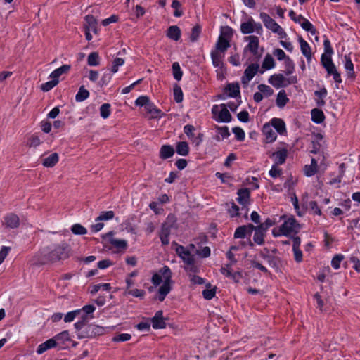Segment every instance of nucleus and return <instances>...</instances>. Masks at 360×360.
Here are the masks:
<instances>
[{
    "instance_id": "nucleus-1",
    "label": "nucleus",
    "mask_w": 360,
    "mask_h": 360,
    "mask_svg": "<svg viewBox=\"0 0 360 360\" xmlns=\"http://www.w3.org/2000/svg\"><path fill=\"white\" fill-rule=\"evenodd\" d=\"M69 251V246L63 243L56 247L53 250L49 253L44 250L36 255L33 259V264L36 265L44 264L49 262L65 259L68 257Z\"/></svg>"
},
{
    "instance_id": "nucleus-2",
    "label": "nucleus",
    "mask_w": 360,
    "mask_h": 360,
    "mask_svg": "<svg viewBox=\"0 0 360 360\" xmlns=\"http://www.w3.org/2000/svg\"><path fill=\"white\" fill-rule=\"evenodd\" d=\"M160 272L162 274L163 284L158 290V299L160 302H162L171 290L172 272L169 268L166 266L160 269Z\"/></svg>"
},
{
    "instance_id": "nucleus-3",
    "label": "nucleus",
    "mask_w": 360,
    "mask_h": 360,
    "mask_svg": "<svg viewBox=\"0 0 360 360\" xmlns=\"http://www.w3.org/2000/svg\"><path fill=\"white\" fill-rule=\"evenodd\" d=\"M105 329L103 327L90 324L86 325L82 329H77V335L78 338H92L97 335H101L104 333Z\"/></svg>"
},
{
    "instance_id": "nucleus-4",
    "label": "nucleus",
    "mask_w": 360,
    "mask_h": 360,
    "mask_svg": "<svg viewBox=\"0 0 360 360\" xmlns=\"http://www.w3.org/2000/svg\"><path fill=\"white\" fill-rule=\"evenodd\" d=\"M260 18L262 20L265 27L274 33L277 34L279 38L285 39L287 37V34L284 30L268 14L262 12L260 13Z\"/></svg>"
},
{
    "instance_id": "nucleus-5",
    "label": "nucleus",
    "mask_w": 360,
    "mask_h": 360,
    "mask_svg": "<svg viewBox=\"0 0 360 360\" xmlns=\"http://www.w3.org/2000/svg\"><path fill=\"white\" fill-rule=\"evenodd\" d=\"M212 113L217 122H229L231 120V115L227 109L226 104L214 105L212 108Z\"/></svg>"
},
{
    "instance_id": "nucleus-6",
    "label": "nucleus",
    "mask_w": 360,
    "mask_h": 360,
    "mask_svg": "<svg viewBox=\"0 0 360 360\" xmlns=\"http://www.w3.org/2000/svg\"><path fill=\"white\" fill-rule=\"evenodd\" d=\"M174 224V219L173 216H169L167 221L162 224L161 231L160 232V238L162 245H167L169 244V236L171 232V229Z\"/></svg>"
},
{
    "instance_id": "nucleus-7",
    "label": "nucleus",
    "mask_w": 360,
    "mask_h": 360,
    "mask_svg": "<svg viewBox=\"0 0 360 360\" xmlns=\"http://www.w3.org/2000/svg\"><path fill=\"white\" fill-rule=\"evenodd\" d=\"M296 78L295 77H291L287 79L282 74L274 75L269 79V83L276 88L285 86L288 84L296 82Z\"/></svg>"
},
{
    "instance_id": "nucleus-8",
    "label": "nucleus",
    "mask_w": 360,
    "mask_h": 360,
    "mask_svg": "<svg viewBox=\"0 0 360 360\" xmlns=\"http://www.w3.org/2000/svg\"><path fill=\"white\" fill-rule=\"evenodd\" d=\"M252 231H255L252 238L254 243L259 245H263L264 243V238L266 236V231L263 230L259 226H255L252 224H249V233Z\"/></svg>"
},
{
    "instance_id": "nucleus-9",
    "label": "nucleus",
    "mask_w": 360,
    "mask_h": 360,
    "mask_svg": "<svg viewBox=\"0 0 360 360\" xmlns=\"http://www.w3.org/2000/svg\"><path fill=\"white\" fill-rule=\"evenodd\" d=\"M238 83L229 84L224 89V92L219 96V98L225 100L228 97H236L240 94Z\"/></svg>"
},
{
    "instance_id": "nucleus-10",
    "label": "nucleus",
    "mask_w": 360,
    "mask_h": 360,
    "mask_svg": "<svg viewBox=\"0 0 360 360\" xmlns=\"http://www.w3.org/2000/svg\"><path fill=\"white\" fill-rule=\"evenodd\" d=\"M281 227L284 235L287 236L297 231L299 229V224L294 218H288L284 221Z\"/></svg>"
},
{
    "instance_id": "nucleus-11",
    "label": "nucleus",
    "mask_w": 360,
    "mask_h": 360,
    "mask_svg": "<svg viewBox=\"0 0 360 360\" xmlns=\"http://www.w3.org/2000/svg\"><path fill=\"white\" fill-rule=\"evenodd\" d=\"M249 51L253 53L255 58L261 57L263 49H259V39L255 36H249Z\"/></svg>"
},
{
    "instance_id": "nucleus-12",
    "label": "nucleus",
    "mask_w": 360,
    "mask_h": 360,
    "mask_svg": "<svg viewBox=\"0 0 360 360\" xmlns=\"http://www.w3.org/2000/svg\"><path fill=\"white\" fill-rule=\"evenodd\" d=\"M262 132L265 136L266 143H271L276 139V131L270 124H265L262 128Z\"/></svg>"
},
{
    "instance_id": "nucleus-13",
    "label": "nucleus",
    "mask_w": 360,
    "mask_h": 360,
    "mask_svg": "<svg viewBox=\"0 0 360 360\" xmlns=\"http://www.w3.org/2000/svg\"><path fill=\"white\" fill-rule=\"evenodd\" d=\"M152 323L153 328L162 329L166 327V323L163 318V313L162 311H158L154 317L152 319Z\"/></svg>"
},
{
    "instance_id": "nucleus-14",
    "label": "nucleus",
    "mask_w": 360,
    "mask_h": 360,
    "mask_svg": "<svg viewBox=\"0 0 360 360\" xmlns=\"http://www.w3.org/2000/svg\"><path fill=\"white\" fill-rule=\"evenodd\" d=\"M288 155V150L282 148L272 153L271 157L274 158V165H282L285 162Z\"/></svg>"
},
{
    "instance_id": "nucleus-15",
    "label": "nucleus",
    "mask_w": 360,
    "mask_h": 360,
    "mask_svg": "<svg viewBox=\"0 0 360 360\" xmlns=\"http://www.w3.org/2000/svg\"><path fill=\"white\" fill-rule=\"evenodd\" d=\"M5 225L10 229H15L20 225V219L18 215L11 213L4 217Z\"/></svg>"
},
{
    "instance_id": "nucleus-16",
    "label": "nucleus",
    "mask_w": 360,
    "mask_h": 360,
    "mask_svg": "<svg viewBox=\"0 0 360 360\" xmlns=\"http://www.w3.org/2000/svg\"><path fill=\"white\" fill-rule=\"evenodd\" d=\"M230 46L229 41L227 39H224L223 37H219V39L215 45V49L213 51H219V53H225L226 51Z\"/></svg>"
},
{
    "instance_id": "nucleus-17",
    "label": "nucleus",
    "mask_w": 360,
    "mask_h": 360,
    "mask_svg": "<svg viewBox=\"0 0 360 360\" xmlns=\"http://www.w3.org/2000/svg\"><path fill=\"white\" fill-rule=\"evenodd\" d=\"M219 51H211V58H212V65L214 68H221L222 66H224L223 60L224 58V54L218 53Z\"/></svg>"
},
{
    "instance_id": "nucleus-18",
    "label": "nucleus",
    "mask_w": 360,
    "mask_h": 360,
    "mask_svg": "<svg viewBox=\"0 0 360 360\" xmlns=\"http://www.w3.org/2000/svg\"><path fill=\"white\" fill-rule=\"evenodd\" d=\"M113 236V231L108 232L106 235V238H109L110 243L114 245L115 247L120 249H126L127 247V243L125 240H120L113 238L112 236Z\"/></svg>"
},
{
    "instance_id": "nucleus-19",
    "label": "nucleus",
    "mask_w": 360,
    "mask_h": 360,
    "mask_svg": "<svg viewBox=\"0 0 360 360\" xmlns=\"http://www.w3.org/2000/svg\"><path fill=\"white\" fill-rule=\"evenodd\" d=\"M56 346V340L51 338L46 342L40 344L37 349L38 354H41L49 349L53 348Z\"/></svg>"
},
{
    "instance_id": "nucleus-20",
    "label": "nucleus",
    "mask_w": 360,
    "mask_h": 360,
    "mask_svg": "<svg viewBox=\"0 0 360 360\" xmlns=\"http://www.w3.org/2000/svg\"><path fill=\"white\" fill-rule=\"evenodd\" d=\"M270 125H271L273 129L280 134H283L286 131L285 123L281 119H272Z\"/></svg>"
},
{
    "instance_id": "nucleus-21",
    "label": "nucleus",
    "mask_w": 360,
    "mask_h": 360,
    "mask_svg": "<svg viewBox=\"0 0 360 360\" xmlns=\"http://www.w3.org/2000/svg\"><path fill=\"white\" fill-rule=\"evenodd\" d=\"M299 42L302 54L306 57L307 60L309 61L311 58V51L310 46L305 40L302 39V37L299 38Z\"/></svg>"
},
{
    "instance_id": "nucleus-22",
    "label": "nucleus",
    "mask_w": 360,
    "mask_h": 360,
    "mask_svg": "<svg viewBox=\"0 0 360 360\" xmlns=\"http://www.w3.org/2000/svg\"><path fill=\"white\" fill-rule=\"evenodd\" d=\"M71 66L70 65H63L61 67L56 69L54 71H53L49 77L52 79L53 80H58V77L62 75L63 74H66L68 72V71L70 70Z\"/></svg>"
},
{
    "instance_id": "nucleus-23",
    "label": "nucleus",
    "mask_w": 360,
    "mask_h": 360,
    "mask_svg": "<svg viewBox=\"0 0 360 360\" xmlns=\"http://www.w3.org/2000/svg\"><path fill=\"white\" fill-rule=\"evenodd\" d=\"M58 153H53L42 159V165L46 167H52L58 162Z\"/></svg>"
},
{
    "instance_id": "nucleus-24",
    "label": "nucleus",
    "mask_w": 360,
    "mask_h": 360,
    "mask_svg": "<svg viewBox=\"0 0 360 360\" xmlns=\"http://www.w3.org/2000/svg\"><path fill=\"white\" fill-rule=\"evenodd\" d=\"M174 154V148L169 145H164L161 147L160 150V158L165 160L171 158Z\"/></svg>"
},
{
    "instance_id": "nucleus-25",
    "label": "nucleus",
    "mask_w": 360,
    "mask_h": 360,
    "mask_svg": "<svg viewBox=\"0 0 360 360\" xmlns=\"http://www.w3.org/2000/svg\"><path fill=\"white\" fill-rule=\"evenodd\" d=\"M86 25L85 30L92 31L94 33H97L96 20L93 15H86L85 18Z\"/></svg>"
},
{
    "instance_id": "nucleus-26",
    "label": "nucleus",
    "mask_w": 360,
    "mask_h": 360,
    "mask_svg": "<svg viewBox=\"0 0 360 360\" xmlns=\"http://www.w3.org/2000/svg\"><path fill=\"white\" fill-rule=\"evenodd\" d=\"M321 63L323 66L326 68L327 72H330L335 68L333 64L331 56H328L326 54H322L321 56Z\"/></svg>"
},
{
    "instance_id": "nucleus-27",
    "label": "nucleus",
    "mask_w": 360,
    "mask_h": 360,
    "mask_svg": "<svg viewBox=\"0 0 360 360\" xmlns=\"http://www.w3.org/2000/svg\"><path fill=\"white\" fill-rule=\"evenodd\" d=\"M167 36L171 39L178 41L181 37V30L176 25L170 26L167 30Z\"/></svg>"
},
{
    "instance_id": "nucleus-28",
    "label": "nucleus",
    "mask_w": 360,
    "mask_h": 360,
    "mask_svg": "<svg viewBox=\"0 0 360 360\" xmlns=\"http://www.w3.org/2000/svg\"><path fill=\"white\" fill-rule=\"evenodd\" d=\"M145 110L151 115L152 117H160L162 116V112L160 110L158 109L153 103L150 101L147 104L145 108Z\"/></svg>"
},
{
    "instance_id": "nucleus-29",
    "label": "nucleus",
    "mask_w": 360,
    "mask_h": 360,
    "mask_svg": "<svg viewBox=\"0 0 360 360\" xmlns=\"http://www.w3.org/2000/svg\"><path fill=\"white\" fill-rule=\"evenodd\" d=\"M81 318V321H77L75 323V329H82V328H84V326L88 323L89 320L92 318V316H89L85 314H81L78 315Z\"/></svg>"
},
{
    "instance_id": "nucleus-30",
    "label": "nucleus",
    "mask_w": 360,
    "mask_h": 360,
    "mask_svg": "<svg viewBox=\"0 0 360 360\" xmlns=\"http://www.w3.org/2000/svg\"><path fill=\"white\" fill-rule=\"evenodd\" d=\"M311 119L316 123H321L324 120V115L321 110L313 109L311 110Z\"/></svg>"
},
{
    "instance_id": "nucleus-31",
    "label": "nucleus",
    "mask_w": 360,
    "mask_h": 360,
    "mask_svg": "<svg viewBox=\"0 0 360 360\" xmlns=\"http://www.w3.org/2000/svg\"><path fill=\"white\" fill-rule=\"evenodd\" d=\"M89 96V92L84 86H82L75 96V100L77 102H82Z\"/></svg>"
},
{
    "instance_id": "nucleus-32",
    "label": "nucleus",
    "mask_w": 360,
    "mask_h": 360,
    "mask_svg": "<svg viewBox=\"0 0 360 360\" xmlns=\"http://www.w3.org/2000/svg\"><path fill=\"white\" fill-rule=\"evenodd\" d=\"M238 202L240 205L245 207L246 204L248 203V188H242L238 190Z\"/></svg>"
},
{
    "instance_id": "nucleus-33",
    "label": "nucleus",
    "mask_w": 360,
    "mask_h": 360,
    "mask_svg": "<svg viewBox=\"0 0 360 360\" xmlns=\"http://www.w3.org/2000/svg\"><path fill=\"white\" fill-rule=\"evenodd\" d=\"M176 152L180 155H187L189 152V147L188 143L185 141L178 143L176 146Z\"/></svg>"
},
{
    "instance_id": "nucleus-34",
    "label": "nucleus",
    "mask_w": 360,
    "mask_h": 360,
    "mask_svg": "<svg viewBox=\"0 0 360 360\" xmlns=\"http://www.w3.org/2000/svg\"><path fill=\"white\" fill-rule=\"evenodd\" d=\"M262 31V25L259 22H255L252 18H249V34L253 32H256L257 34H261Z\"/></svg>"
},
{
    "instance_id": "nucleus-35",
    "label": "nucleus",
    "mask_w": 360,
    "mask_h": 360,
    "mask_svg": "<svg viewBox=\"0 0 360 360\" xmlns=\"http://www.w3.org/2000/svg\"><path fill=\"white\" fill-rule=\"evenodd\" d=\"M300 24L304 30L309 32L312 34H316V30L314 25L306 18L302 19Z\"/></svg>"
},
{
    "instance_id": "nucleus-36",
    "label": "nucleus",
    "mask_w": 360,
    "mask_h": 360,
    "mask_svg": "<svg viewBox=\"0 0 360 360\" xmlns=\"http://www.w3.org/2000/svg\"><path fill=\"white\" fill-rule=\"evenodd\" d=\"M99 55L97 52H92L88 56L87 63L90 66H98L100 63Z\"/></svg>"
},
{
    "instance_id": "nucleus-37",
    "label": "nucleus",
    "mask_w": 360,
    "mask_h": 360,
    "mask_svg": "<svg viewBox=\"0 0 360 360\" xmlns=\"http://www.w3.org/2000/svg\"><path fill=\"white\" fill-rule=\"evenodd\" d=\"M274 66L275 62L273 57L271 55L267 54L263 61L262 70H269L274 68Z\"/></svg>"
},
{
    "instance_id": "nucleus-38",
    "label": "nucleus",
    "mask_w": 360,
    "mask_h": 360,
    "mask_svg": "<svg viewBox=\"0 0 360 360\" xmlns=\"http://www.w3.org/2000/svg\"><path fill=\"white\" fill-rule=\"evenodd\" d=\"M288 101V98L286 96L285 91H280L277 95L276 105L278 107L282 108L287 103Z\"/></svg>"
},
{
    "instance_id": "nucleus-39",
    "label": "nucleus",
    "mask_w": 360,
    "mask_h": 360,
    "mask_svg": "<svg viewBox=\"0 0 360 360\" xmlns=\"http://www.w3.org/2000/svg\"><path fill=\"white\" fill-rule=\"evenodd\" d=\"M53 339L56 340V343L60 342L62 344H64L65 342L69 341L70 340V338L68 331L65 330L56 335L54 338H53Z\"/></svg>"
},
{
    "instance_id": "nucleus-40",
    "label": "nucleus",
    "mask_w": 360,
    "mask_h": 360,
    "mask_svg": "<svg viewBox=\"0 0 360 360\" xmlns=\"http://www.w3.org/2000/svg\"><path fill=\"white\" fill-rule=\"evenodd\" d=\"M345 68L347 70V75L349 77H353L354 75V65H353L349 57L345 56Z\"/></svg>"
},
{
    "instance_id": "nucleus-41",
    "label": "nucleus",
    "mask_w": 360,
    "mask_h": 360,
    "mask_svg": "<svg viewBox=\"0 0 360 360\" xmlns=\"http://www.w3.org/2000/svg\"><path fill=\"white\" fill-rule=\"evenodd\" d=\"M172 8L174 10V15L175 17H180L183 15V11L181 9V4L178 0H173L172 4Z\"/></svg>"
},
{
    "instance_id": "nucleus-42",
    "label": "nucleus",
    "mask_w": 360,
    "mask_h": 360,
    "mask_svg": "<svg viewBox=\"0 0 360 360\" xmlns=\"http://www.w3.org/2000/svg\"><path fill=\"white\" fill-rule=\"evenodd\" d=\"M71 231L74 234L76 235H84L87 233V230L85 227L79 224H75L72 226Z\"/></svg>"
},
{
    "instance_id": "nucleus-43",
    "label": "nucleus",
    "mask_w": 360,
    "mask_h": 360,
    "mask_svg": "<svg viewBox=\"0 0 360 360\" xmlns=\"http://www.w3.org/2000/svg\"><path fill=\"white\" fill-rule=\"evenodd\" d=\"M173 75L177 81L181 80L182 77V71L181 70L179 63L175 62L172 64Z\"/></svg>"
},
{
    "instance_id": "nucleus-44",
    "label": "nucleus",
    "mask_w": 360,
    "mask_h": 360,
    "mask_svg": "<svg viewBox=\"0 0 360 360\" xmlns=\"http://www.w3.org/2000/svg\"><path fill=\"white\" fill-rule=\"evenodd\" d=\"M111 289L110 284L109 283H102V284H96L92 286L91 290V294L96 293L98 290H110Z\"/></svg>"
},
{
    "instance_id": "nucleus-45",
    "label": "nucleus",
    "mask_w": 360,
    "mask_h": 360,
    "mask_svg": "<svg viewBox=\"0 0 360 360\" xmlns=\"http://www.w3.org/2000/svg\"><path fill=\"white\" fill-rule=\"evenodd\" d=\"M295 66L292 60L287 57L285 60V73L286 75H289L292 73Z\"/></svg>"
},
{
    "instance_id": "nucleus-46",
    "label": "nucleus",
    "mask_w": 360,
    "mask_h": 360,
    "mask_svg": "<svg viewBox=\"0 0 360 360\" xmlns=\"http://www.w3.org/2000/svg\"><path fill=\"white\" fill-rule=\"evenodd\" d=\"M258 71H259L261 74L264 72L263 70H259V66L258 64L249 65V81L252 79V77Z\"/></svg>"
},
{
    "instance_id": "nucleus-47",
    "label": "nucleus",
    "mask_w": 360,
    "mask_h": 360,
    "mask_svg": "<svg viewBox=\"0 0 360 360\" xmlns=\"http://www.w3.org/2000/svg\"><path fill=\"white\" fill-rule=\"evenodd\" d=\"M100 112L103 118H108L110 115V105L108 103L103 104L100 108Z\"/></svg>"
},
{
    "instance_id": "nucleus-48",
    "label": "nucleus",
    "mask_w": 360,
    "mask_h": 360,
    "mask_svg": "<svg viewBox=\"0 0 360 360\" xmlns=\"http://www.w3.org/2000/svg\"><path fill=\"white\" fill-rule=\"evenodd\" d=\"M125 295H131L136 297L143 298L145 295V291L143 290L139 289H129L124 292Z\"/></svg>"
},
{
    "instance_id": "nucleus-49",
    "label": "nucleus",
    "mask_w": 360,
    "mask_h": 360,
    "mask_svg": "<svg viewBox=\"0 0 360 360\" xmlns=\"http://www.w3.org/2000/svg\"><path fill=\"white\" fill-rule=\"evenodd\" d=\"M233 34V30L229 26H224L221 28V34L219 37H223L224 39L228 40L231 37Z\"/></svg>"
},
{
    "instance_id": "nucleus-50",
    "label": "nucleus",
    "mask_w": 360,
    "mask_h": 360,
    "mask_svg": "<svg viewBox=\"0 0 360 360\" xmlns=\"http://www.w3.org/2000/svg\"><path fill=\"white\" fill-rule=\"evenodd\" d=\"M59 82V80H51L49 82H47L41 86V89L43 91H49V90L52 89L54 86H56Z\"/></svg>"
},
{
    "instance_id": "nucleus-51",
    "label": "nucleus",
    "mask_w": 360,
    "mask_h": 360,
    "mask_svg": "<svg viewBox=\"0 0 360 360\" xmlns=\"http://www.w3.org/2000/svg\"><path fill=\"white\" fill-rule=\"evenodd\" d=\"M114 217V212L112 211L102 212L101 214L96 218V221H103L112 219Z\"/></svg>"
},
{
    "instance_id": "nucleus-52",
    "label": "nucleus",
    "mask_w": 360,
    "mask_h": 360,
    "mask_svg": "<svg viewBox=\"0 0 360 360\" xmlns=\"http://www.w3.org/2000/svg\"><path fill=\"white\" fill-rule=\"evenodd\" d=\"M247 233V227L246 226H242L236 229L234 238H244Z\"/></svg>"
},
{
    "instance_id": "nucleus-53",
    "label": "nucleus",
    "mask_w": 360,
    "mask_h": 360,
    "mask_svg": "<svg viewBox=\"0 0 360 360\" xmlns=\"http://www.w3.org/2000/svg\"><path fill=\"white\" fill-rule=\"evenodd\" d=\"M201 32V28L200 26L196 25L193 27L191 33L190 34V39L191 41H195L198 40L199 35Z\"/></svg>"
},
{
    "instance_id": "nucleus-54",
    "label": "nucleus",
    "mask_w": 360,
    "mask_h": 360,
    "mask_svg": "<svg viewBox=\"0 0 360 360\" xmlns=\"http://www.w3.org/2000/svg\"><path fill=\"white\" fill-rule=\"evenodd\" d=\"M174 96L177 103H181L183 101V93L181 89L177 85L174 87Z\"/></svg>"
},
{
    "instance_id": "nucleus-55",
    "label": "nucleus",
    "mask_w": 360,
    "mask_h": 360,
    "mask_svg": "<svg viewBox=\"0 0 360 360\" xmlns=\"http://www.w3.org/2000/svg\"><path fill=\"white\" fill-rule=\"evenodd\" d=\"M240 30L243 34L248 33V21L245 13L243 11H241V25Z\"/></svg>"
},
{
    "instance_id": "nucleus-56",
    "label": "nucleus",
    "mask_w": 360,
    "mask_h": 360,
    "mask_svg": "<svg viewBox=\"0 0 360 360\" xmlns=\"http://www.w3.org/2000/svg\"><path fill=\"white\" fill-rule=\"evenodd\" d=\"M233 264H227L224 266H222L220 269L221 273L226 276V277H229L231 278L232 274H233V269L231 268V266Z\"/></svg>"
},
{
    "instance_id": "nucleus-57",
    "label": "nucleus",
    "mask_w": 360,
    "mask_h": 360,
    "mask_svg": "<svg viewBox=\"0 0 360 360\" xmlns=\"http://www.w3.org/2000/svg\"><path fill=\"white\" fill-rule=\"evenodd\" d=\"M131 336L128 333L118 334L112 338L114 342H125L131 339Z\"/></svg>"
},
{
    "instance_id": "nucleus-58",
    "label": "nucleus",
    "mask_w": 360,
    "mask_h": 360,
    "mask_svg": "<svg viewBox=\"0 0 360 360\" xmlns=\"http://www.w3.org/2000/svg\"><path fill=\"white\" fill-rule=\"evenodd\" d=\"M124 63V60L120 58H116L112 62V66L111 68V72L112 73H115L118 70V68L122 66Z\"/></svg>"
},
{
    "instance_id": "nucleus-59",
    "label": "nucleus",
    "mask_w": 360,
    "mask_h": 360,
    "mask_svg": "<svg viewBox=\"0 0 360 360\" xmlns=\"http://www.w3.org/2000/svg\"><path fill=\"white\" fill-rule=\"evenodd\" d=\"M344 259V257L343 255H336L332 259L331 261V264H332V266L335 269H338L340 268V263L342 261V259Z\"/></svg>"
},
{
    "instance_id": "nucleus-60",
    "label": "nucleus",
    "mask_w": 360,
    "mask_h": 360,
    "mask_svg": "<svg viewBox=\"0 0 360 360\" xmlns=\"http://www.w3.org/2000/svg\"><path fill=\"white\" fill-rule=\"evenodd\" d=\"M80 311L75 310L70 312H68L64 318V321L66 323L72 321L76 316L79 315Z\"/></svg>"
},
{
    "instance_id": "nucleus-61",
    "label": "nucleus",
    "mask_w": 360,
    "mask_h": 360,
    "mask_svg": "<svg viewBox=\"0 0 360 360\" xmlns=\"http://www.w3.org/2000/svg\"><path fill=\"white\" fill-rule=\"evenodd\" d=\"M150 102L149 98L146 96H139L136 101H135V103L136 105L139 106H143L146 108L147 104Z\"/></svg>"
},
{
    "instance_id": "nucleus-62",
    "label": "nucleus",
    "mask_w": 360,
    "mask_h": 360,
    "mask_svg": "<svg viewBox=\"0 0 360 360\" xmlns=\"http://www.w3.org/2000/svg\"><path fill=\"white\" fill-rule=\"evenodd\" d=\"M40 143L41 140L37 135H33L29 139L28 145L30 147H37Z\"/></svg>"
},
{
    "instance_id": "nucleus-63",
    "label": "nucleus",
    "mask_w": 360,
    "mask_h": 360,
    "mask_svg": "<svg viewBox=\"0 0 360 360\" xmlns=\"http://www.w3.org/2000/svg\"><path fill=\"white\" fill-rule=\"evenodd\" d=\"M233 132L238 140L242 141L245 139V132L240 127H234L233 129Z\"/></svg>"
},
{
    "instance_id": "nucleus-64",
    "label": "nucleus",
    "mask_w": 360,
    "mask_h": 360,
    "mask_svg": "<svg viewBox=\"0 0 360 360\" xmlns=\"http://www.w3.org/2000/svg\"><path fill=\"white\" fill-rule=\"evenodd\" d=\"M281 174V169L277 165H274L269 171V175L273 178L279 176Z\"/></svg>"
}]
</instances>
